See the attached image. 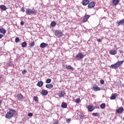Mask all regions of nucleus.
<instances>
[{"instance_id":"nucleus-1","label":"nucleus","mask_w":124,"mask_h":124,"mask_svg":"<svg viewBox=\"0 0 124 124\" xmlns=\"http://www.w3.org/2000/svg\"><path fill=\"white\" fill-rule=\"evenodd\" d=\"M16 113V110H14L12 108H10L9 111L6 113L5 117L6 119L9 120V119H11L14 114Z\"/></svg>"},{"instance_id":"nucleus-2","label":"nucleus","mask_w":124,"mask_h":124,"mask_svg":"<svg viewBox=\"0 0 124 124\" xmlns=\"http://www.w3.org/2000/svg\"><path fill=\"white\" fill-rule=\"evenodd\" d=\"M123 63H124V61H118L116 63L111 65L110 67H111V68H113L114 69H117V68H118L119 66H121Z\"/></svg>"},{"instance_id":"nucleus-3","label":"nucleus","mask_w":124,"mask_h":124,"mask_svg":"<svg viewBox=\"0 0 124 124\" xmlns=\"http://www.w3.org/2000/svg\"><path fill=\"white\" fill-rule=\"evenodd\" d=\"M26 14L27 15H34L36 14V11L34 9H31L28 8L26 10Z\"/></svg>"},{"instance_id":"nucleus-4","label":"nucleus","mask_w":124,"mask_h":124,"mask_svg":"<svg viewBox=\"0 0 124 124\" xmlns=\"http://www.w3.org/2000/svg\"><path fill=\"white\" fill-rule=\"evenodd\" d=\"M84 56L82 54V53H79L78 55L76 56V59L77 60H82L83 58H84Z\"/></svg>"},{"instance_id":"nucleus-5","label":"nucleus","mask_w":124,"mask_h":124,"mask_svg":"<svg viewBox=\"0 0 124 124\" xmlns=\"http://www.w3.org/2000/svg\"><path fill=\"white\" fill-rule=\"evenodd\" d=\"M55 34L56 36H57L58 37H62V32L61 31H56Z\"/></svg>"},{"instance_id":"nucleus-6","label":"nucleus","mask_w":124,"mask_h":124,"mask_svg":"<svg viewBox=\"0 0 124 124\" xmlns=\"http://www.w3.org/2000/svg\"><path fill=\"white\" fill-rule=\"evenodd\" d=\"M124 112V108L121 107L116 110V114H122Z\"/></svg>"},{"instance_id":"nucleus-7","label":"nucleus","mask_w":124,"mask_h":124,"mask_svg":"<svg viewBox=\"0 0 124 124\" xmlns=\"http://www.w3.org/2000/svg\"><path fill=\"white\" fill-rule=\"evenodd\" d=\"M95 6V2H91L88 4V8H93Z\"/></svg>"},{"instance_id":"nucleus-8","label":"nucleus","mask_w":124,"mask_h":124,"mask_svg":"<svg viewBox=\"0 0 124 124\" xmlns=\"http://www.w3.org/2000/svg\"><path fill=\"white\" fill-rule=\"evenodd\" d=\"M64 95H65V93H64V91H62L60 92L59 94V97H63V96H64Z\"/></svg>"},{"instance_id":"nucleus-9","label":"nucleus","mask_w":124,"mask_h":124,"mask_svg":"<svg viewBox=\"0 0 124 124\" xmlns=\"http://www.w3.org/2000/svg\"><path fill=\"white\" fill-rule=\"evenodd\" d=\"M93 91L96 92L97 91H100V88L97 86V85H94L93 88Z\"/></svg>"},{"instance_id":"nucleus-10","label":"nucleus","mask_w":124,"mask_h":124,"mask_svg":"<svg viewBox=\"0 0 124 124\" xmlns=\"http://www.w3.org/2000/svg\"><path fill=\"white\" fill-rule=\"evenodd\" d=\"M47 46H48V44H46L45 43H42L40 46L41 48H45L47 47Z\"/></svg>"},{"instance_id":"nucleus-11","label":"nucleus","mask_w":124,"mask_h":124,"mask_svg":"<svg viewBox=\"0 0 124 124\" xmlns=\"http://www.w3.org/2000/svg\"><path fill=\"white\" fill-rule=\"evenodd\" d=\"M6 32V30L3 29V28H0V33H2V34H4Z\"/></svg>"},{"instance_id":"nucleus-12","label":"nucleus","mask_w":124,"mask_h":124,"mask_svg":"<svg viewBox=\"0 0 124 124\" xmlns=\"http://www.w3.org/2000/svg\"><path fill=\"white\" fill-rule=\"evenodd\" d=\"M119 2H120V0H112V4L114 5H117V4H119Z\"/></svg>"},{"instance_id":"nucleus-13","label":"nucleus","mask_w":124,"mask_h":124,"mask_svg":"<svg viewBox=\"0 0 124 124\" xmlns=\"http://www.w3.org/2000/svg\"><path fill=\"white\" fill-rule=\"evenodd\" d=\"M42 94L43 95H47L48 94V91L45 90H42Z\"/></svg>"},{"instance_id":"nucleus-14","label":"nucleus","mask_w":124,"mask_h":124,"mask_svg":"<svg viewBox=\"0 0 124 124\" xmlns=\"http://www.w3.org/2000/svg\"><path fill=\"white\" fill-rule=\"evenodd\" d=\"M53 87H54V86L52 84H46V87L47 89H52V88H53Z\"/></svg>"},{"instance_id":"nucleus-15","label":"nucleus","mask_w":124,"mask_h":124,"mask_svg":"<svg viewBox=\"0 0 124 124\" xmlns=\"http://www.w3.org/2000/svg\"><path fill=\"white\" fill-rule=\"evenodd\" d=\"M117 96H118V95H117L116 93H114L113 94H112L111 95V96L110 97V99L111 100H114L116 98H117Z\"/></svg>"},{"instance_id":"nucleus-16","label":"nucleus","mask_w":124,"mask_h":124,"mask_svg":"<svg viewBox=\"0 0 124 124\" xmlns=\"http://www.w3.org/2000/svg\"><path fill=\"white\" fill-rule=\"evenodd\" d=\"M123 24H124V19H122L120 21H117V25L118 26H121V25H123Z\"/></svg>"},{"instance_id":"nucleus-17","label":"nucleus","mask_w":124,"mask_h":124,"mask_svg":"<svg viewBox=\"0 0 124 124\" xmlns=\"http://www.w3.org/2000/svg\"><path fill=\"white\" fill-rule=\"evenodd\" d=\"M109 54L110 55H116L117 54V51L114 50H110L109 51Z\"/></svg>"},{"instance_id":"nucleus-18","label":"nucleus","mask_w":124,"mask_h":124,"mask_svg":"<svg viewBox=\"0 0 124 124\" xmlns=\"http://www.w3.org/2000/svg\"><path fill=\"white\" fill-rule=\"evenodd\" d=\"M37 86H38L40 88H41L43 86V81H40L37 83Z\"/></svg>"},{"instance_id":"nucleus-19","label":"nucleus","mask_w":124,"mask_h":124,"mask_svg":"<svg viewBox=\"0 0 124 124\" xmlns=\"http://www.w3.org/2000/svg\"><path fill=\"white\" fill-rule=\"evenodd\" d=\"M88 109L89 112H93V106H88Z\"/></svg>"},{"instance_id":"nucleus-20","label":"nucleus","mask_w":124,"mask_h":124,"mask_svg":"<svg viewBox=\"0 0 124 124\" xmlns=\"http://www.w3.org/2000/svg\"><path fill=\"white\" fill-rule=\"evenodd\" d=\"M16 97H17V98H18V99H22V98H24V96H23V95H22V94L19 93L17 95Z\"/></svg>"},{"instance_id":"nucleus-21","label":"nucleus","mask_w":124,"mask_h":124,"mask_svg":"<svg viewBox=\"0 0 124 124\" xmlns=\"http://www.w3.org/2000/svg\"><path fill=\"white\" fill-rule=\"evenodd\" d=\"M90 2L89 0H84L82 3L83 5H87V4Z\"/></svg>"},{"instance_id":"nucleus-22","label":"nucleus","mask_w":124,"mask_h":124,"mask_svg":"<svg viewBox=\"0 0 124 124\" xmlns=\"http://www.w3.org/2000/svg\"><path fill=\"white\" fill-rule=\"evenodd\" d=\"M62 108H66L67 107V104L66 103L63 102L61 105Z\"/></svg>"},{"instance_id":"nucleus-23","label":"nucleus","mask_w":124,"mask_h":124,"mask_svg":"<svg viewBox=\"0 0 124 124\" xmlns=\"http://www.w3.org/2000/svg\"><path fill=\"white\" fill-rule=\"evenodd\" d=\"M106 107V105L105 103L101 104L100 105L101 109H105Z\"/></svg>"},{"instance_id":"nucleus-24","label":"nucleus","mask_w":124,"mask_h":124,"mask_svg":"<svg viewBox=\"0 0 124 124\" xmlns=\"http://www.w3.org/2000/svg\"><path fill=\"white\" fill-rule=\"evenodd\" d=\"M66 69H71V70H74V68H72L71 65H68L66 66Z\"/></svg>"},{"instance_id":"nucleus-25","label":"nucleus","mask_w":124,"mask_h":124,"mask_svg":"<svg viewBox=\"0 0 124 124\" xmlns=\"http://www.w3.org/2000/svg\"><path fill=\"white\" fill-rule=\"evenodd\" d=\"M0 8L2 9V10H6V7L3 5L0 6Z\"/></svg>"},{"instance_id":"nucleus-26","label":"nucleus","mask_w":124,"mask_h":124,"mask_svg":"<svg viewBox=\"0 0 124 124\" xmlns=\"http://www.w3.org/2000/svg\"><path fill=\"white\" fill-rule=\"evenodd\" d=\"M21 46L22 47H23V48H25L27 46V42H23L21 44Z\"/></svg>"},{"instance_id":"nucleus-27","label":"nucleus","mask_w":124,"mask_h":124,"mask_svg":"<svg viewBox=\"0 0 124 124\" xmlns=\"http://www.w3.org/2000/svg\"><path fill=\"white\" fill-rule=\"evenodd\" d=\"M51 82H52V79L48 78L47 79H46V84H50V83H51Z\"/></svg>"},{"instance_id":"nucleus-28","label":"nucleus","mask_w":124,"mask_h":124,"mask_svg":"<svg viewBox=\"0 0 124 124\" xmlns=\"http://www.w3.org/2000/svg\"><path fill=\"white\" fill-rule=\"evenodd\" d=\"M34 46V41H32L30 43V47H33Z\"/></svg>"},{"instance_id":"nucleus-29","label":"nucleus","mask_w":124,"mask_h":124,"mask_svg":"<svg viewBox=\"0 0 124 124\" xmlns=\"http://www.w3.org/2000/svg\"><path fill=\"white\" fill-rule=\"evenodd\" d=\"M51 27H55L56 26V22H54V21L51 22Z\"/></svg>"},{"instance_id":"nucleus-30","label":"nucleus","mask_w":124,"mask_h":124,"mask_svg":"<svg viewBox=\"0 0 124 124\" xmlns=\"http://www.w3.org/2000/svg\"><path fill=\"white\" fill-rule=\"evenodd\" d=\"M8 66H12L13 65V62L11 61L8 62Z\"/></svg>"},{"instance_id":"nucleus-31","label":"nucleus","mask_w":124,"mask_h":124,"mask_svg":"<svg viewBox=\"0 0 124 124\" xmlns=\"http://www.w3.org/2000/svg\"><path fill=\"white\" fill-rule=\"evenodd\" d=\"M33 100H34V101H35L36 102L38 101V99L37 98V96H34L33 98Z\"/></svg>"},{"instance_id":"nucleus-32","label":"nucleus","mask_w":124,"mask_h":124,"mask_svg":"<svg viewBox=\"0 0 124 124\" xmlns=\"http://www.w3.org/2000/svg\"><path fill=\"white\" fill-rule=\"evenodd\" d=\"M76 102L77 103H80V102H81V100H80V98H78L76 99Z\"/></svg>"},{"instance_id":"nucleus-33","label":"nucleus","mask_w":124,"mask_h":124,"mask_svg":"<svg viewBox=\"0 0 124 124\" xmlns=\"http://www.w3.org/2000/svg\"><path fill=\"white\" fill-rule=\"evenodd\" d=\"M19 41H20V39H19V37H16L15 39V42H19Z\"/></svg>"},{"instance_id":"nucleus-34","label":"nucleus","mask_w":124,"mask_h":124,"mask_svg":"<svg viewBox=\"0 0 124 124\" xmlns=\"http://www.w3.org/2000/svg\"><path fill=\"white\" fill-rule=\"evenodd\" d=\"M71 121V119H66V122H67V123H68V124H69V123H70Z\"/></svg>"},{"instance_id":"nucleus-35","label":"nucleus","mask_w":124,"mask_h":124,"mask_svg":"<svg viewBox=\"0 0 124 124\" xmlns=\"http://www.w3.org/2000/svg\"><path fill=\"white\" fill-rule=\"evenodd\" d=\"M93 116H94L95 117H97L98 116V113H93Z\"/></svg>"},{"instance_id":"nucleus-36","label":"nucleus","mask_w":124,"mask_h":124,"mask_svg":"<svg viewBox=\"0 0 124 124\" xmlns=\"http://www.w3.org/2000/svg\"><path fill=\"white\" fill-rule=\"evenodd\" d=\"M28 117H32L33 114L32 113H29L28 114Z\"/></svg>"},{"instance_id":"nucleus-37","label":"nucleus","mask_w":124,"mask_h":124,"mask_svg":"<svg viewBox=\"0 0 124 124\" xmlns=\"http://www.w3.org/2000/svg\"><path fill=\"white\" fill-rule=\"evenodd\" d=\"M87 21H88V19H87L86 17H84L82 20V22L83 23H85V22H87Z\"/></svg>"},{"instance_id":"nucleus-38","label":"nucleus","mask_w":124,"mask_h":124,"mask_svg":"<svg viewBox=\"0 0 124 124\" xmlns=\"http://www.w3.org/2000/svg\"><path fill=\"white\" fill-rule=\"evenodd\" d=\"M20 25L21 26H24V25H25V22H24V21H21L20 22Z\"/></svg>"},{"instance_id":"nucleus-39","label":"nucleus","mask_w":124,"mask_h":124,"mask_svg":"<svg viewBox=\"0 0 124 124\" xmlns=\"http://www.w3.org/2000/svg\"><path fill=\"white\" fill-rule=\"evenodd\" d=\"M100 83L101 84H102V85H103V84H104V80H103V79L100 80Z\"/></svg>"},{"instance_id":"nucleus-40","label":"nucleus","mask_w":124,"mask_h":124,"mask_svg":"<svg viewBox=\"0 0 124 124\" xmlns=\"http://www.w3.org/2000/svg\"><path fill=\"white\" fill-rule=\"evenodd\" d=\"M22 74H26V73H27V70H24L23 71H22Z\"/></svg>"},{"instance_id":"nucleus-41","label":"nucleus","mask_w":124,"mask_h":124,"mask_svg":"<svg viewBox=\"0 0 124 124\" xmlns=\"http://www.w3.org/2000/svg\"><path fill=\"white\" fill-rule=\"evenodd\" d=\"M85 17L88 20L90 18V15H86L85 16Z\"/></svg>"},{"instance_id":"nucleus-42","label":"nucleus","mask_w":124,"mask_h":124,"mask_svg":"<svg viewBox=\"0 0 124 124\" xmlns=\"http://www.w3.org/2000/svg\"><path fill=\"white\" fill-rule=\"evenodd\" d=\"M97 41L98 42H101V41H102V40H101V39L99 38V39H97Z\"/></svg>"},{"instance_id":"nucleus-43","label":"nucleus","mask_w":124,"mask_h":124,"mask_svg":"<svg viewBox=\"0 0 124 124\" xmlns=\"http://www.w3.org/2000/svg\"><path fill=\"white\" fill-rule=\"evenodd\" d=\"M20 11H21V12H25V9H24V8H22Z\"/></svg>"},{"instance_id":"nucleus-44","label":"nucleus","mask_w":124,"mask_h":124,"mask_svg":"<svg viewBox=\"0 0 124 124\" xmlns=\"http://www.w3.org/2000/svg\"><path fill=\"white\" fill-rule=\"evenodd\" d=\"M85 116H84V115H81L80 116V119H81L82 120H83V119H84Z\"/></svg>"},{"instance_id":"nucleus-45","label":"nucleus","mask_w":124,"mask_h":124,"mask_svg":"<svg viewBox=\"0 0 124 124\" xmlns=\"http://www.w3.org/2000/svg\"><path fill=\"white\" fill-rule=\"evenodd\" d=\"M3 37V35L0 34V39H1V38H2Z\"/></svg>"},{"instance_id":"nucleus-46","label":"nucleus","mask_w":124,"mask_h":124,"mask_svg":"<svg viewBox=\"0 0 124 124\" xmlns=\"http://www.w3.org/2000/svg\"><path fill=\"white\" fill-rule=\"evenodd\" d=\"M59 124V121H56L53 123V124Z\"/></svg>"},{"instance_id":"nucleus-47","label":"nucleus","mask_w":124,"mask_h":124,"mask_svg":"<svg viewBox=\"0 0 124 124\" xmlns=\"http://www.w3.org/2000/svg\"><path fill=\"white\" fill-rule=\"evenodd\" d=\"M2 103V100H0V105Z\"/></svg>"}]
</instances>
